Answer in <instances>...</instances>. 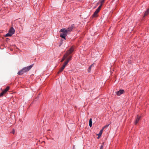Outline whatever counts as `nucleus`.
I'll return each instance as SVG.
<instances>
[{
  "instance_id": "0eeeda50",
  "label": "nucleus",
  "mask_w": 149,
  "mask_h": 149,
  "mask_svg": "<svg viewBox=\"0 0 149 149\" xmlns=\"http://www.w3.org/2000/svg\"><path fill=\"white\" fill-rule=\"evenodd\" d=\"M73 26H71L68 27L67 29H66V30L67 31V32L68 33L70 32L73 29Z\"/></svg>"
},
{
  "instance_id": "f257e3e1",
  "label": "nucleus",
  "mask_w": 149,
  "mask_h": 149,
  "mask_svg": "<svg viewBox=\"0 0 149 149\" xmlns=\"http://www.w3.org/2000/svg\"><path fill=\"white\" fill-rule=\"evenodd\" d=\"M60 32L62 33L60 34V36L62 38H64L65 40H66L65 37L68 34L66 30V29L63 28L61 29Z\"/></svg>"
},
{
  "instance_id": "412c9836",
  "label": "nucleus",
  "mask_w": 149,
  "mask_h": 149,
  "mask_svg": "<svg viewBox=\"0 0 149 149\" xmlns=\"http://www.w3.org/2000/svg\"><path fill=\"white\" fill-rule=\"evenodd\" d=\"M100 11V10L98 9L97 8V9L95 11V12H96V13H98L99 12V11Z\"/></svg>"
},
{
  "instance_id": "9b49d317",
  "label": "nucleus",
  "mask_w": 149,
  "mask_h": 149,
  "mask_svg": "<svg viewBox=\"0 0 149 149\" xmlns=\"http://www.w3.org/2000/svg\"><path fill=\"white\" fill-rule=\"evenodd\" d=\"M103 130V128H102V129H101L100 130L99 133L97 134L98 136V138H99L101 136V135L102 134V133Z\"/></svg>"
},
{
  "instance_id": "dca6fc26",
  "label": "nucleus",
  "mask_w": 149,
  "mask_h": 149,
  "mask_svg": "<svg viewBox=\"0 0 149 149\" xmlns=\"http://www.w3.org/2000/svg\"><path fill=\"white\" fill-rule=\"evenodd\" d=\"M72 58V56H69L67 59L66 61H68V62H69V61L71 60Z\"/></svg>"
},
{
  "instance_id": "4468645a",
  "label": "nucleus",
  "mask_w": 149,
  "mask_h": 149,
  "mask_svg": "<svg viewBox=\"0 0 149 149\" xmlns=\"http://www.w3.org/2000/svg\"><path fill=\"white\" fill-rule=\"evenodd\" d=\"M93 64H92L88 68V72H90L91 71V67H93Z\"/></svg>"
},
{
  "instance_id": "9d476101",
  "label": "nucleus",
  "mask_w": 149,
  "mask_h": 149,
  "mask_svg": "<svg viewBox=\"0 0 149 149\" xmlns=\"http://www.w3.org/2000/svg\"><path fill=\"white\" fill-rule=\"evenodd\" d=\"M68 56L66 54H65L61 61V62H62L64 60L68 57Z\"/></svg>"
},
{
  "instance_id": "a211bd4d",
  "label": "nucleus",
  "mask_w": 149,
  "mask_h": 149,
  "mask_svg": "<svg viewBox=\"0 0 149 149\" xmlns=\"http://www.w3.org/2000/svg\"><path fill=\"white\" fill-rule=\"evenodd\" d=\"M68 61H66L63 64L64 65H65V66L66 65H67V64L68 63Z\"/></svg>"
},
{
  "instance_id": "393cba45",
  "label": "nucleus",
  "mask_w": 149,
  "mask_h": 149,
  "mask_svg": "<svg viewBox=\"0 0 149 149\" xmlns=\"http://www.w3.org/2000/svg\"><path fill=\"white\" fill-rule=\"evenodd\" d=\"M104 0H101V4H102L104 2Z\"/></svg>"
},
{
  "instance_id": "2eb2a0df",
  "label": "nucleus",
  "mask_w": 149,
  "mask_h": 149,
  "mask_svg": "<svg viewBox=\"0 0 149 149\" xmlns=\"http://www.w3.org/2000/svg\"><path fill=\"white\" fill-rule=\"evenodd\" d=\"M97 13H96L95 12L92 15L93 17H96L97 16Z\"/></svg>"
},
{
  "instance_id": "5701e85b",
  "label": "nucleus",
  "mask_w": 149,
  "mask_h": 149,
  "mask_svg": "<svg viewBox=\"0 0 149 149\" xmlns=\"http://www.w3.org/2000/svg\"><path fill=\"white\" fill-rule=\"evenodd\" d=\"M109 125H105V126H104V127H103V129H104V128H105V127H108L109 126Z\"/></svg>"
},
{
  "instance_id": "6ab92c4d",
  "label": "nucleus",
  "mask_w": 149,
  "mask_h": 149,
  "mask_svg": "<svg viewBox=\"0 0 149 149\" xmlns=\"http://www.w3.org/2000/svg\"><path fill=\"white\" fill-rule=\"evenodd\" d=\"M15 131L14 129H12V131L10 132L11 133L14 134L15 133Z\"/></svg>"
},
{
  "instance_id": "423d86ee",
  "label": "nucleus",
  "mask_w": 149,
  "mask_h": 149,
  "mask_svg": "<svg viewBox=\"0 0 149 149\" xmlns=\"http://www.w3.org/2000/svg\"><path fill=\"white\" fill-rule=\"evenodd\" d=\"M124 91L123 90H120L119 91L116 92V93L118 95H120L121 94H122Z\"/></svg>"
},
{
  "instance_id": "4be33fe9",
  "label": "nucleus",
  "mask_w": 149,
  "mask_h": 149,
  "mask_svg": "<svg viewBox=\"0 0 149 149\" xmlns=\"http://www.w3.org/2000/svg\"><path fill=\"white\" fill-rule=\"evenodd\" d=\"M100 11V10L98 9L97 8V9L95 11V12H96V13H98L99 12V11Z\"/></svg>"
},
{
  "instance_id": "aec40b11",
  "label": "nucleus",
  "mask_w": 149,
  "mask_h": 149,
  "mask_svg": "<svg viewBox=\"0 0 149 149\" xmlns=\"http://www.w3.org/2000/svg\"><path fill=\"white\" fill-rule=\"evenodd\" d=\"M102 4H101L97 8L98 9H99L100 10V9L101 8V7L102 6Z\"/></svg>"
},
{
  "instance_id": "f3484780",
  "label": "nucleus",
  "mask_w": 149,
  "mask_h": 149,
  "mask_svg": "<svg viewBox=\"0 0 149 149\" xmlns=\"http://www.w3.org/2000/svg\"><path fill=\"white\" fill-rule=\"evenodd\" d=\"M63 69H62V68H61L59 70V71L58 72V74L60 72H62L63 70Z\"/></svg>"
},
{
  "instance_id": "7ed1b4c3",
  "label": "nucleus",
  "mask_w": 149,
  "mask_h": 149,
  "mask_svg": "<svg viewBox=\"0 0 149 149\" xmlns=\"http://www.w3.org/2000/svg\"><path fill=\"white\" fill-rule=\"evenodd\" d=\"M9 88L10 87L9 86H7L6 87V89L0 93V97L3 96L4 94H6L9 90Z\"/></svg>"
},
{
  "instance_id": "6e6552de",
  "label": "nucleus",
  "mask_w": 149,
  "mask_h": 149,
  "mask_svg": "<svg viewBox=\"0 0 149 149\" xmlns=\"http://www.w3.org/2000/svg\"><path fill=\"white\" fill-rule=\"evenodd\" d=\"M141 118V116L139 115L137 116L136 118V119L135 121V124L136 125L139 122V120H140Z\"/></svg>"
},
{
  "instance_id": "f8f14e48",
  "label": "nucleus",
  "mask_w": 149,
  "mask_h": 149,
  "mask_svg": "<svg viewBox=\"0 0 149 149\" xmlns=\"http://www.w3.org/2000/svg\"><path fill=\"white\" fill-rule=\"evenodd\" d=\"M149 14V8L146 11L144 15V17L147 15Z\"/></svg>"
},
{
  "instance_id": "bb28decb",
  "label": "nucleus",
  "mask_w": 149,
  "mask_h": 149,
  "mask_svg": "<svg viewBox=\"0 0 149 149\" xmlns=\"http://www.w3.org/2000/svg\"><path fill=\"white\" fill-rule=\"evenodd\" d=\"M72 149H75L74 148H73Z\"/></svg>"
},
{
  "instance_id": "1a4fd4ad",
  "label": "nucleus",
  "mask_w": 149,
  "mask_h": 149,
  "mask_svg": "<svg viewBox=\"0 0 149 149\" xmlns=\"http://www.w3.org/2000/svg\"><path fill=\"white\" fill-rule=\"evenodd\" d=\"M24 73H25V72L24 70L23 69H22L21 70L19 71L18 72V74L19 75H22L23 74H24Z\"/></svg>"
},
{
  "instance_id": "b1692460",
  "label": "nucleus",
  "mask_w": 149,
  "mask_h": 149,
  "mask_svg": "<svg viewBox=\"0 0 149 149\" xmlns=\"http://www.w3.org/2000/svg\"><path fill=\"white\" fill-rule=\"evenodd\" d=\"M100 149H103V145H102L100 146Z\"/></svg>"
},
{
  "instance_id": "20e7f679",
  "label": "nucleus",
  "mask_w": 149,
  "mask_h": 149,
  "mask_svg": "<svg viewBox=\"0 0 149 149\" xmlns=\"http://www.w3.org/2000/svg\"><path fill=\"white\" fill-rule=\"evenodd\" d=\"M74 51V48L73 46L72 47L69 49L67 51L65 54H66L68 56L70 54H71Z\"/></svg>"
},
{
  "instance_id": "39448f33",
  "label": "nucleus",
  "mask_w": 149,
  "mask_h": 149,
  "mask_svg": "<svg viewBox=\"0 0 149 149\" xmlns=\"http://www.w3.org/2000/svg\"><path fill=\"white\" fill-rule=\"evenodd\" d=\"M33 65V64H32L29 66L25 67L23 69L25 72H26L30 70L32 68Z\"/></svg>"
},
{
  "instance_id": "f03ea898",
  "label": "nucleus",
  "mask_w": 149,
  "mask_h": 149,
  "mask_svg": "<svg viewBox=\"0 0 149 149\" xmlns=\"http://www.w3.org/2000/svg\"><path fill=\"white\" fill-rule=\"evenodd\" d=\"M15 32V30L13 27H11L9 29L8 33H7L5 35L6 37L11 36Z\"/></svg>"
},
{
  "instance_id": "a878e982",
  "label": "nucleus",
  "mask_w": 149,
  "mask_h": 149,
  "mask_svg": "<svg viewBox=\"0 0 149 149\" xmlns=\"http://www.w3.org/2000/svg\"><path fill=\"white\" fill-rule=\"evenodd\" d=\"M65 67V65H63L61 68L64 70Z\"/></svg>"
},
{
  "instance_id": "ddd939ff",
  "label": "nucleus",
  "mask_w": 149,
  "mask_h": 149,
  "mask_svg": "<svg viewBox=\"0 0 149 149\" xmlns=\"http://www.w3.org/2000/svg\"><path fill=\"white\" fill-rule=\"evenodd\" d=\"M92 118H91L90 119L89 121V125L90 127H91L92 126Z\"/></svg>"
}]
</instances>
